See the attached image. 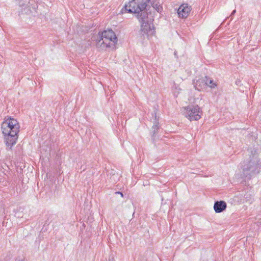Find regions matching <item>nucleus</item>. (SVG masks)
I'll return each instance as SVG.
<instances>
[{
  "label": "nucleus",
  "mask_w": 261,
  "mask_h": 261,
  "mask_svg": "<svg viewBox=\"0 0 261 261\" xmlns=\"http://www.w3.org/2000/svg\"><path fill=\"white\" fill-rule=\"evenodd\" d=\"M245 199H246V202H248L249 203H251L252 202V196L251 195H249V196H248V195L246 196V197H245Z\"/></svg>",
  "instance_id": "2eb2a0df"
},
{
  "label": "nucleus",
  "mask_w": 261,
  "mask_h": 261,
  "mask_svg": "<svg viewBox=\"0 0 261 261\" xmlns=\"http://www.w3.org/2000/svg\"><path fill=\"white\" fill-rule=\"evenodd\" d=\"M44 232H45V230H44V228H43L39 234L38 240L36 241V244H39L41 242V240L44 239Z\"/></svg>",
  "instance_id": "9b49d317"
},
{
  "label": "nucleus",
  "mask_w": 261,
  "mask_h": 261,
  "mask_svg": "<svg viewBox=\"0 0 261 261\" xmlns=\"http://www.w3.org/2000/svg\"><path fill=\"white\" fill-rule=\"evenodd\" d=\"M185 109V115L190 121H197L201 118L202 111L198 105L188 106Z\"/></svg>",
  "instance_id": "39448f33"
},
{
  "label": "nucleus",
  "mask_w": 261,
  "mask_h": 261,
  "mask_svg": "<svg viewBox=\"0 0 261 261\" xmlns=\"http://www.w3.org/2000/svg\"><path fill=\"white\" fill-rule=\"evenodd\" d=\"M207 86L211 88H214L217 86V84L214 82L213 80L208 77V81L207 82V84H206V86Z\"/></svg>",
  "instance_id": "ddd939ff"
},
{
  "label": "nucleus",
  "mask_w": 261,
  "mask_h": 261,
  "mask_svg": "<svg viewBox=\"0 0 261 261\" xmlns=\"http://www.w3.org/2000/svg\"><path fill=\"white\" fill-rule=\"evenodd\" d=\"M243 175L250 178L252 176L257 174L260 170V164L258 159L253 156L249 161H244L242 164Z\"/></svg>",
  "instance_id": "20e7f679"
},
{
  "label": "nucleus",
  "mask_w": 261,
  "mask_h": 261,
  "mask_svg": "<svg viewBox=\"0 0 261 261\" xmlns=\"http://www.w3.org/2000/svg\"><path fill=\"white\" fill-rule=\"evenodd\" d=\"M1 128L6 145L11 149L16 143L19 132V125L17 120L11 117L7 118L2 123Z\"/></svg>",
  "instance_id": "f257e3e1"
},
{
  "label": "nucleus",
  "mask_w": 261,
  "mask_h": 261,
  "mask_svg": "<svg viewBox=\"0 0 261 261\" xmlns=\"http://www.w3.org/2000/svg\"><path fill=\"white\" fill-rule=\"evenodd\" d=\"M149 0H132L124 6L126 12L135 14L139 20L148 18L147 7Z\"/></svg>",
  "instance_id": "f03ea898"
},
{
  "label": "nucleus",
  "mask_w": 261,
  "mask_h": 261,
  "mask_svg": "<svg viewBox=\"0 0 261 261\" xmlns=\"http://www.w3.org/2000/svg\"><path fill=\"white\" fill-rule=\"evenodd\" d=\"M38 8V6L37 5H36L35 6H34V7H32V8L36 11V9L37 8Z\"/></svg>",
  "instance_id": "f3484780"
},
{
  "label": "nucleus",
  "mask_w": 261,
  "mask_h": 261,
  "mask_svg": "<svg viewBox=\"0 0 261 261\" xmlns=\"http://www.w3.org/2000/svg\"><path fill=\"white\" fill-rule=\"evenodd\" d=\"M236 10H233L232 12L231 13L230 16H232L233 15H234L236 13Z\"/></svg>",
  "instance_id": "a211bd4d"
},
{
  "label": "nucleus",
  "mask_w": 261,
  "mask_h": 261,
  "mask_svg": "<svg viewBox=\"0 0 261 261\" xmlns=\"http://www.w3.org/2000/svg\"><path fill=\"white\" fill-rule=\"evenodd\" d=\"M172 91L174 93V95H177L181 91V89L179 88V86L178 84H176L175 83H174L173 86L172 87Z\"/></svg>",
  "instance_id": "9d476101"
},
{
  "label": "nucleus",
  "mask_w": 261,
  "mask_h": 261,
  "mask_svg": "<svg viewBox=\"0 0 261 261\" xmlns=\"http://www.w3.org/2000/svg\"><path fill=\"white\" fill-rule=\"evenodd\" d=\"M115 194H119V195H121V196L122 197H123V193H122V192H115Z\"/></svg>",
  "instance_id": "dca6fc26"
},
{
  "label": "nucleus",
  "mask_w": 261,
  "mask_h": 261,
  "mask_svg": "<svg viewBox=\"0 0 261 261\" xmlns=\"http://www.w3.org/2000/svg\"><path fill=\"white\" fill-rule=\"evenodd\" d=\"M139 21L141 23V30L143 34H145L147 36H151L155 34L154 27L151 22H148L147 18L145 19L144 21Z\"/></svg>",
  "instance_id": "423d86ee"
},
{
  "label": "nucleus",
  "mask_w": 261,
  "mask_h": 261,
  "mask_svg": "<svg viewBox=\"0 0 261 261\" xmlns=\"http://www.w3.org/2000/svg\"><path fill=\"white\" fill-rule=\"evenodd\" d=\"M19 261H24V260H23V259H21V260H19Z\"/></svg>",
  "instance_id": "6ab92c4d"
},
{
  "label": "nucleus",
  "mask_w": 261,
  "mask_h": 261,
  "mask_svg": "<svg viewBox=\"0 0 261 261\" xmlns=\"http://www.w3.org/2000/svg\"><path fill=\"white\" fill-rule=\"evenodd\" d=\"M208 81V77L205 76L204 77H200L197 80H194L193 84L195 89L200 91L202 89L206 87V84Z\"/></svg>",
  "instance_id": "6e6552de"
},
{
  "label": "nucleus",
  "mask_w": 261,
  "mask_h": 261,
  "mask_svg": "<svg viewBox=\"0 0 261 261\" xmlns=\"http://www.w3.org/2000/svg\"><path fill=\"white\" fill-rule=\"evenodd\" d=\"M191 10V7L189 6L188 4L181 5L177 10L178 17L181 18H187Z\"/></svg>",
  "instance_id": "0eeeda50"
},
{
  "label": "nucleus",
  "mask_w": 261,
  "mask_h": 261,
  "mask_svg": "<svg viewBox=\"0 0 261 261\" xmlns=\"http://www.w3.org/2000/svg\"><path fill=\"white\" fill-rule=\"evenodd\" d=\"M227 207L224 201H217L214 205V209L216 213H220L224 211Z\"/></svg>",
  "instance_id": "1a4fd4ad"
},
{
  "label": "nucleus",
  "mask_w": 261,
  "mask_h": 261,
  "mask_svg": "<svg viewBox=\"0 0 261 261\" xmlns=\"http://www.w3.org/2000/svg\"><path fill=\"white\" fill-rule=\"evenodd\" d=\"M18 5L20 7H23L28 6L29 4V0H17Z\"/></svg>",
  "instance_id": "f8f14e48"
},
{
  "label": "nucleus",
  "mask_w": 261,
  "mask_h": 261,
  "mask_svg": "<svg viewBox=\"0 0 261 261\" xmlns=\"http://www.w3.org/2000/svg\"><path fill=\"white\" fill-rule=\"evenodd\" d=\"M159 128V127L158 124H154L153 125L152 128V133H153V135L157 133Z\"/></svg>",
  "instance_id": "4468645a"
},
{
  "label": "nucleus",
  "mask_w": 261,
  "mask_h": 261,
  "mask_svg": "<svg viewBox=\"0 0 261 261\" xmlns=\"http://www.w3.org/2000/svg\"><path fill=\"white\" fill-rule=\"evenodd\" d=\"M117 41V38L112 30L104 31L100 34H99L96 40V47L99 50L114 49Z\"/></svg>",
  "instance_id": "7ed1b4c3"
}]
</instances>
